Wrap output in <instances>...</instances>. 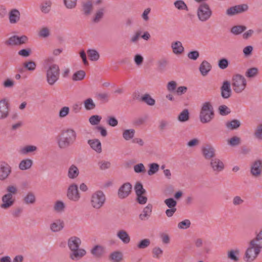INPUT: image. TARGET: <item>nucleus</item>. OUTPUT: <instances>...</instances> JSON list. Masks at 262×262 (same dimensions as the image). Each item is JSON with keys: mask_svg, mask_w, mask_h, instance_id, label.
I'll use <instances>...</instances> for the list:
<instances>
[{"mask_svg": "<svg viewBox=\"0 0 262 262\" xmlns=\"http://www.w3.org/2000/svg\"><path fill=\"white\" fill-rule=\"evenodd\" d=\"M81 239L76 236L70 237L68 242V245L71 250L70 258L73 260H78L86 254V251L79 248Z\"/></svg>", "mask_w": 262, "mask_h": 262, "instance_id": "f257e3e1", "label": "nucleus"}, {"mask_svg": "<svg viewBox=\"0 0 262 262\" xmlns=\"http://www.w3.org/2000/svg\"><path fill=\"white\" fill-rule=\"evenodd\" d=\"M76 133L72 129L63 130L58 136L57 140L59 147L71 146L76 140Z\"/></svg>", "mask_w": 262, "mask_h": 262, "instance_id": "f03ea898", "label": "nucleus"}, {"mask_svg": "<svg viewBox=\"0 0 262 262\" xmlns=\"http://www.w3.org/2000/svg\"><path fill=\"white\" fill-rule=\"evenodd\" d=\"M214 117V108L209 102H206L202 105L199 118L202 123H209Z\"/></svg>", "mask_w": 262, "mask_h": 262, "instance_id": "7ed1b4c3", "label": "nucleus"}, {"mask_svg": "<svg viewBox=\"0 0 262 262\" xmlns=\"http://www.w3.org/2000/svg\"><path fill=\"white\" fill-rule=\"evenodd\" d=\"M60 75V69L59 66L56 64L50 65L47 70L46 78L47 81L50 85H54L59 79Z\"/></svg>", "mask_w": 262, "mask_h": 262, "instance_id": "20e7f679", "label": "nucleus"}, {"mask_svg": "<svg viewBox=\"0 0 262 262\" xmlns=\"http://www.w3.org/2000/svg\"><path fill=\"white\" fill-rule=\"evenodd\" d=\"M261 249L260 246L254 244V242H250L245 254V260L247 262L253 261L260 253Z\"/></svg>", "mask_w": 262, "mask_h": 262, "instance_id": "39448f33", "label": "nucleus"}, {"mask_svg": "<svg viewBox=\"0 0 262 262\" xmlns=\"http://www.w3.org/2000/svg\"><path fill=\"white\" fill-rule=\"evenodd\" d=\"M106 198L104 193L98 190L93 193L91 198V205L95 209L101 208L105 202Z\"/></svg>", "mask_w": 262, "mask_h": 262, "instance_id": "423d86ee", "label": "nucleus"}, {"mask_svg": "<svg viewBox=\"0 0 262 262\" xmlns=\"http://www.w3.org/2000/svg\"><path fill=\"white\" fill-rule=\"evenodd\" d=\"M247 85L245 78L240 74L233 76L232 80V86L234 91L236 93L243 92Z\"/></svg>", "mask_w": 262, "mask_h": 262, "instance_id": "0eeeda50", "label": "nucleus"}, {"mask_svg": "<svg viewBox=\"0 0 262 262\" xmlns=\"http://www.w3.org/2000/svg\"><path fill=\"white\" fill-rule=\"evenodd\" d=\"M212 15V11L208 4L203 3L198 7L197 15L199 19L201 21H206L209 19Z\"/></svg>", "mask_w": 262, "mask_h": 262, "instance_id": "6e6552de", "label": "nucleus"}, {"mask_svg": "<svg viewBox=\"0 0 262 262\" xmlns=\"http://www.w3.org/2000/svg\"><path fill=\"white\" fill-rule=\"evenodd\" d=\"M67 198L71 201L77 202L80 198L78 186L73 183L69 186L67 190Z\"/></svg>", "mask_w": 262, "mask_h": 262, "instance_id": "1a4fd4ad", "label": "nucleus"}, {"mask_svg": "<svg viewBox=\"0 0 262 262\" xmlns=\"http://www.w3.org/2000/svg\"><path fill=\"white\" fill-rule=\"evenodd\" d=\"M248 8L249 7L247 4H243L237 5L227 9L226 14L228 16H231L245 12L248 10Z\"/></svg>", "mask_w": 262, "mask_h": 262, "instance_id": "9d476101", "label": "nucleus"}, {"mask_svg": "<svg viewBox=\"0 0 262 262\" xmlns=\"http://www.w3.org/2000/svg\"><path fill=\"white\" fill-rule=\"evenodd\" d=\"M132 185L129 182L122 184L119 188L117 192L118 198L124 199L128 197L132 192Z\"/></svg>", "mask_w": 262, "mask_h": 262, "instance_id": "9b49d317", "label": "nucleus"}, {"mask_svg": "<svg viewBox=\"0 0 262 262\" xmlns=\"http://www.w3.org/2000/svg\"><path fill=\"white\" fill-rule=\"evenodd\" d=\"M250 172L251 174L255 177L259 176L262 172V160H255L251 166Z\"/></svg>", "mask_w": 262, "mask_h": 262, "instance_id": "f8f14e48", "label": "nucleus"}, {"mask_svg": "<svg viewBox=\"0 0 262 262\" xmlns=\"http://www.w3.org/2000/svg\"><path fill=\"white\" fill-rule=\"evenodd\" d=\"M221 96L224 99H228L231 96V84L228 81L223 82L221 87Z\"/></svg>", "mask_w": 262, "mask_h": 262, "instance_id": "ddd939ff", "label": "nucleus"}, {"mask_svg": "<svg viewBox=\"0 0 262 262\" xmlns=\"http://www.w3.org/2000/svg\"><path fill=\"white\" fill-rule=\"evenodd\" d=\"M11 167L6 163L2 162L0 163V180H4L8 178L11 169Z\"/></svg>", "mask_w": 262, "mask_h": 262, "instance_id": "4468645a", "label": "nucleus"}, {"mask_svg": "<svg viewBox=\"0 0 262 262\" xmlns=\"http://www.w3.org/2000/svg\"><path fill=\"white\" fill-rule=\"evenodd\" d=\"M9 115V104L5 99L0 100V119H4Z\"/></svg>", "mask_w": 262, "mask_h": 262, "instance_id": "2eb2a0df", "label": "nucleus"}, {"mask_svg": "<svg viewBox=\"0 0 262 262\" xmlns=\"http://www.w3.org/2000/svg\"><path fill=\"white\" fill-rule=\"evenodd\" d=\"M210 165L214 171L220 172L224 168V164L222 161L217 158L212 159Z\"/></svg>", "mask_w": 262, "mask_h": 262, "instance_id": "dca6fc26", "label": "nucleus"}, {"mask_svg": "<svg viewBox=\"0 0 262 262\" xmlns=\"http://www.w3.org/2000/svg\"><path fill=\"white\" fill-rule=\"evenodd\" d=\"M3 204L1 205L2 208L7 209L12 206L14 203V199L10 193H7L3 196L2 199Z\"/></svg>", "mask_w": 262, "mask_h": 262, "instance_id": "f3484780", "label": "nucleus"}, {"mask_svg": "<svg viewBox=\"0 0 262 262\" xmlns=\"http://www.w3.org/2000/svg\"><path fill=\"white\" fill-rule=\"evenodd\" d=\"M212 66L209 62L206 60H203L199 67V70L201 75L203 76H206L211 70Z\"/></svg>", "mask_w": 262, "mask_h": 262, "instance_id": "a211bd4d", "label": "nucleus"}, {"mask_svg": "<svg viewBox=\"0 0 262 262\" xmlns=\"http://www.w3.org/2000/svg\"><path fill=\"white\" fill-rule=\"evenodd\" d=\"M152 206L150 204H148L144 209L142 213L139 215V219L142 221L147 220L152 211Z\"/></svg>", "mask_w": 262, "mask_h": 262, "instance_id": "6ab92c4d", "label": "nucleus"}, {"mask_svg": "<svg viewBox=\"0 0 262 262\" xmlns=\"http://www.w3.org/2000/svg\"><path fill=\"white\" fill-rule=\"evenodd\" d=\"M171 47L172 52L176 55L181 54L184 51V48L182 46V43L180 41H174L171 43Z\"/></svg>", "mask_w": 262, "mask_h": 262, "instance_id": "aec40b11", "label": "nucleus"}, {"mask_svg": "<svg viewBox=\"0 0 262 262\" xmlns=\"http://www.w3.org/2000/svg\"><path fill=\"white\" fill-rule=\"evenodd\" d=\"M117 236L124 244H128L130 241V237L128 233L124 230H120L117 233Z\"/></svg>", "mask_w": 262, "mask_h": 262, "instance_id": "412c9836", "label": "nucleus"}, {"mask_svg": "<svg viewBox=\"0 0 262 262\" xmlns=\"http://www.w3.org/2000/svg\"><path fill=\"white\" fill-rule=\"evenodd\" d=\"M64 227V222L60 220H57L50 225V229L53 232H59Z\"/></svg>", "mask_w": 262, "mask_h": 262, "instance_id": "4be33fe9", "label": "nucleus"}, {"mask_svg": "<svg viewBox=\"0 0 262 262\" xmlns=\"http://www.w3.org/2000/svg\"><path fill=\"white\" fill-rule=\"evenodd\" d=\"M20 12L16 9H12L9 12V21L11 24L16 23L20 18Z\"/></svg>", "mask_w": 262, "mask_h": 262, "instance_id": "5701e85b", "label": "nucleus"}, {"mask_svg": "<svg viewBox=\"0 0 262 262\" xmlns=\"http://www.w3.org/2000/svg\"><path fill=\"white\" fill-rule=\"evenodd\" d=\"M23 201L25 204H33L36 202V196L33 192H29L24 196Z\"/></svg>", "mask_w": 262, "mask_h": 262, "instance_id": "b1692460", "label": "nucleus"}, {"mask_svg": "<svg viewBox=\"0 0 262 262\" xmlns=\"http://www.w3.org/2000/svg\"><path fill=\"white\" fill-rule=\"evenodd\" d=\"M201 152L206 160L212 159L215 156L214 148H202Z\"/></svg>", "mask_w": 262, "mask_h": 262, "instance_id": "393cba45", "label": "nucleus"}, {"mask_svg": "<svg viewBox=\"0 0 262 262\" xmlns=\"http://www.w3.org/2000/svg\"><path fill=\"white\" fill-rule=\"evenodd\" d=\"M79 173V170L75 165H72L69 168L68 176L70 179H75L78 177Z\"/></svg>", "mask_w": 262, "mask_h": 262, "instance_id": "a878e982", "label": "nucleus"}, {"mask_svg": "<svg viewBox=\"0 0 262 262\" xmlns=\"http://www.w3.org/2000/svg\"><path fill=\"white\" fill-rule=\"evenodd\" d=\"M239 250H231L228 251L227 257L230 260L235 262H237L239 260Z\"/></svg>", "mask_w": 262, "mask_h": 262, "instance_id": "bb28decb", "label": "nucleus"}, {"mask_svg": "<svg viewBox=\"0 0 262 262\" xmlns=\"http://www.w3.org/2000/svg\"><path fill=\"white\" fill-rule=\"evenodd\" d=\"M190 114L188 109H184L178 116V120L181 122H185L189 120Z\"/></svg>", "mask_w": 262, "mask_h": 262, "instance_id": "cd10ccee", "label": "nucleus"}, {"mask_svg": "<svg viewBox=\"0 0 262 262\" xmlns=\"http://www.w3.org/2000/svg\"><path fill=\"white\" fill-rule=\"evenodd\" d=\"M241 125V122L237 119H233L230 121H228L226 123V126L231 130L236 129Z\"/></svg>", "mask_w": 262, "mask_h": 262, "instance_id": "c85d7f7f", "label": "nucleus"}, {"mask_svg": "<svg viewBox=\"0 0 262 262\" xmlns=\"http://www.w3.org/2000/svg\"><path fill=\"white\" fill-rule=\"evenodd\" d=\"M32 164V160L28 159L23 160L20 162L19 164V168L22 170H27L31 168Z\"/></svg>", "mask_w": 262, "mask_h": 262, "instance_id": "c756f323", "label": "nucleus"}, {"mask_svg": "<svg viewBox=\"0 0 262 262\" xmlns=\"http://www.w3.org/2000/svg\"><path fill=\"white\" fill-rule=\"evenodd\" d=\"M247 29V27L244 25H236L231 28L230 32L235 35H239L244 32Z\"/></svg>", "mask_w": 262, "mask_h": 262, "instance_id": "7c9ffc66", "label": "nucleus"}, {"mask_svg": "<svg viewBox=\"0 0 262 262\" xmlns=\"http://www.w3.org/2000/svg\"><path fill=\"white\" fill-rule=\"evenodd\" d=\"M87 54L91 61H97L99 59L100 55L95 49H89L87 51Z\"/></svg>", "mask_w": 262, "mask_h": 262, "instance_id": "2f4dec72", "label": "nucleus"}, {"mask_svg": "<svg viewBox=\"0 0 262 262\" xmlns=\"http://www.w3.org/2000/svg\"><path fill=\"white\" fill-rule=\"evenodd\" d=\"M93 4L91 1H88L82 4V10L85 15L91 14L93 10Z\"/></svg>", "mask_w": 262, "mask_h": 262, "instance_id": "473e14b6", "label": "nucleus"}, {"mask_svg": "<svg viewBox=\"0 0 262 262\" xmlns=\"http://www.w3.org/2000/svg\"><path fill=\"white\" fill-rule=\"evenodd\" d=\"M173 5L174 7L179 10H186L188 11V8L187 5L183 0L176 1Z\"/></svg>", "mask_w": 262, "mask_h": 262, "instance_id": "72a5a7b5", "label": "nucleus"}, {"mask_svg": "<svg viewBox=\"0 0 262 262\" xmlns=\"http://www.w3.org/2000/svg\"><path fill=\"white\" fill-rule=\"evenodd\" d=\"M110 259L114 262H120L122 259V254L119 251H115L110 255Z\"/></svg>", "mask_w": 262, "mask_h": 262, "instance_id": "f704fd0d", "label": "nucleus"}, {"mask_svg": "<svg viewBox=\"0 0 262 262\" xmlns=\"http://www.w3.org/2000/svg\"><path fill=\"white\" fill-rule=\"evenodd\" d=\"M141 100L147 105L152 106L155 104V100L153 99L149 94H145L141 98Z\"/></svg>", "mask_w": 262, "mask_h": 262, "instance_id": "c9c22d12", "label": "nucleus"}, {"mask_svg": "<svg viewBox=\"0 0 262 262\" xmlns=\"http://www.w3.org/2000/svg\"><path fill=\"white\" fill-rule=\"evenodd\" d=\"M134 189L136 195L145 194L146 192L145 189L143 188V185L140 182H137L136 183Z\"/></svg>", "mask_w": 262, "mask_h": 262, "instance_id": "e433bc0d", "label": "nucleus"}, {"mask_svg": "<svg viewBox=\"0 0 262 262\" xmlns=\"http://www.w3.org/2000/svg\"><path fill=\"white\" fill-rule=\"evenodd\" d=\"M104 8H100L99 9L95 14V16L93 19V21L94 23H98L104 16Z\"/></svg>", "mask_w": 262, "mask_h": 262, "instance_id": "4c0bfd02", "label": "nucleus"}, {"mask_svg": "<svg viewBox=\"0 0 262 262\" xmlns=\"http://www.w3.org/2000/svg\"><path fill=\"white\" fill-rule=\"evenodd\" d=\"M135 134V130L134 129H125L123 131L122 136L123 138L126 140H129L132 139Z\"/></svg>", "mask_w": 262, "mask_h": 262, "instance_id": "58836bf2", "label": "nucleus"}, {"mask_svg": "<svg viewBox=\"0 0 262 262\" xmlns=\"http://www.w3.org/2000/svg\"><path fill=\"white\" fill-rule=\"evenodd\" d=\"M85 76V72L83 70H79L75 72L73 76L72 80L73 81H80L84 78Z\"/></svg>", "mask_w": 262, "mask_h": 262, "instance_id": "ea45409f", "label": "nucleus"}, {"mask_svg": "<svg viewBox=\"0 0 262 262\" xmlns=\"http://www.w3.org/2000/svg\"><path fill=\"white\" fill-rule=\"evenodd\" d=\"M52 2L50 1H46L40 5V10L44 13H48L50 10Z\"/></svg>", "mask_w": 262, "mask_h": 262, "instance_id": "a19ab883", "label": "nucleus"}, {"mask_svg": "<svg viewBox=\"0 0 262 262\" xmlns=\"http://www.w3.org/2000/svg\"><path fill=\"white\" fill-rule=\"evenodd\" d=\"M159 165L156 163H151L149 165V169L147 171L149 176H152L158 171Z\"/></svg>", "mask_w": 262, "mask_h": 262, "instance_id": "79ce46f5", "label": "nucleus"}, {"mask_svg": "<svg viewBox=\"0 0 262 262\" xmlns=\"http://www.w3.org/2000/svg\"><path fill=\"white\" fill-rule=\"evenodd\" d=\"M24 68L29 71H33L36 68V63L32 60L25 62L23 63Z\"/></svg>", "mask_w": 262, "mask_h": 262, "instance_id": "37998d69", "label": "nucleus"}, {"mask_svg": "<svg viewBox=\"0 0 262 262\" xmlns=\"http://www.w3.org/2000/svg\"><path fill=\"white\" fill-rule=\"evenodd\" d=\"M168 63V61L165 58L160 59L157 62L158 70L161 72L165 71Z\"/></svg>", "mask_w": 262, "mask_h": 262, "instance_id": "c03bdc74", "label": "nucleus"}, {"mask_svg": "<svg viewBox=\"0 0 262 262\" xmlns=\"http://www.w3.org/2000/svg\"><path fill=\"white\" fill-rule=\"evenodd\" d=\"M258 73V69L257 68L254 67L248 69L245 73V75L248 78H253L257 76Z\"/></svg>", "mask_w": 262, "mask_h": 262, "instance_id": "a18cd8bd", "label": "nucleus"}, {"mask_svg": "<svg viewBox=\"0 0 262 262\" xmlns=\"http://www.w3.org/2000/svg\"><path fill=\"white\" fill-rule=\"evenodd\" d=\"M84 107L86 110H92L95 108L96 104L92 98H88L84 101Z\"/></svg>", "mask_w": 262, "mask_h": 262, "instance_id": "49530a36", "label": "nucleus"}, {"mask_svg": "<svg viewBox=\"0 0 262 262\" xmlns=\"http://www.w3.org/2000/svg\"><path fill=\"white\" fill-rule=\"evenodd\" d=\"M5 44L7 46H17L19 45L18 36L13 35L10 37L6 41Z\"/></svg>", "mask_w": 262, "mask_h": 262, "instance_id": "de8ad7c7", "label": "nucleus"}, {"mask_svg": "<svg viewBox=\"0 0 262 262\" xmlns=\"http://www.w3.org/2000/svg\"><path fill=\"white\" fill-rule=\"evenodd\" d=\"M150 244L149 239L144 238L141 240L137 245L138 249H143L147 248Z\"/></svg>", "mask_w": 262, "mask_h": 262, "instance_id": "09e8293b", "label": "nucleus"}, {"mask_svg": "<svg viewBox=\"0 0 262 262\" xmlns=\"http://www.w3.org/2000/svg\"><path fill=\"white\" fill-rule=\"evenodd\" d=\"M250 242H254V244L257 245V246H260V248H262V229L256 234V237Z\"/></svg>", "mask_w": 262, "mask_h": 262, "instance_id": "8fccbe9b", "label": "nucleus"}, {"mask_svg": "<svg viewBox=\"0 0 262 262\" xmlns=\"http://www.w3.org/2000/svg\"><path fill=\"white\" fill-rule=\"evenodd\" d=\"M101 119L102 117L100 116L95 115L91 116L89 119V121L91 125H96L100 123Z\"/></svg>", "mask_w": 262, "mask_h": 262, "instance_id": "3c124183", "label": "nucleus"}, {"mask_svg": "<svg viewBox=\"0 0 262 262\" xmlns=\"http://www.w3.org/2000/svg\"><path fill=\"white\" fill-rule=\"evenodd\" d=\"M164 203L169 208L177 209V201L173 198H168L164 200Z\"/></svg>", "mask_w": 262, "mask_h": 262, "instance_id": "603ef678", "label": "nucleus"}, {"mask_svg": "<svg viewBox=\"0 0 262 262\" xmlns=\"http://www.w3.org/2000/svg\"><path fill=\"white\" fill-rule=\"evenodd\" d=\"M65 208V205L61 201H57L56 202L54 206V210L56 212H61L63 211Z\"/></svg>", "mask_w": 262, "mask_h": 262, "instance_id": "864d4df0", "label": "nucleus"}, {"mask_svg": "<svg viewBox=\"0 0 262 262\" xmlns=\"http://www.w3.org/2000/svg\"><path fill=\"white\" fill-rule=\"evenodd\" d=\"M241 139L239 137L237 136H234L230 139L228 140V142L231 146H236L240 144Z\"/></svg>", "mask_w": 262, "mask_h": 262, "instance_id": "5fc2aeb1", "label": "nucleus"}, {"mask_svg": "<svg viewBox=\"0 0 262 262\" xmlns=\"http://www.w3.org/2000/svg\"><path fill=\"white\" fill-rule=\"evenodd\" d=\"M191 222L189 220L186 219L179 223L178 227L180 229H186L190 227Z\"/></svg>", "mask_w": 262, "mask_h": 262, "instance_id": "6e6d98bb", "label": "nucleus"}, {"mask_svg": "<svg viewBox=\"0 0 262 262\" xmlns=\"http://www.w3.org/2000/svg\"><path fill=\"white\" fill-rule=\"evenodd\" d=\"M254 136L259 140H262V123L257 125L254 133Z\"/></svg>", "mask_w": 262, "mask_h": 262, "instance_id": "4d7b16f0", "label": "nucleus"}, {"mask_svg": "<svg viewBox=\"0 0 262 262\" xmlns=\"http://www.w3.org/2000/svg\"><path fill=\"white\" fill-rule=\"evenodd\" d=\"M229 64L228 60L225 58H221L218 61V66L222 70L226 69L228 67Z\"/></svg>", "mask_w": 262, "mask_h": 262, "instance_id": "13d9d810", "label": "nucleus"}, {"mask_svg": "<svg viewBox=\"0 0 262 262\" xmlns=\"http://www.w3.org/2000/svg\"><path fill=\"white\" fill-rule=\"evenodd\" d=\"M109 95L107 93H98L96 95V97L98 100L102 101L103 103H105L108 101Z\"/></svg>", "mask_w": 262, "mask_h": 262, "instance_id": "bf43d9fd", "label": "nucleus"}, {"mask_svg": "<svg viewBox=\"0 0 262 262\" xmlns=\"http://www.w3.org/2000/svg\"><path fill=\"white\" fill-rule=\"evenodd\" d=\"M91 252L94 256L97 257H99L102 254L101 247L98 245H96L91 250Z\"/></svg>", "mask_w": 262, "mask_h": 262, "instance_id": "052dcab7", "label": "nucleus"}, {"mask_svg": "<svg viewBox=\"0 0 262 262\" xmlns=\"http://www.w3.org/2000/svg\"><path fill=\"white\" fill-rule=\"evenodd\" d=\"M219 112L222 116L227 115L231 112L230 110L225 105H220L219 107Z\"/></svg>", "mask_w": 262, "mask_h": 262, "instance_id": "680f3d73", "label": "nucleus"}, {"mask_svg": "<svg viewBox=\"0 0 262 262\" xmlns=\"http://www.w3.org/2000/svg\"><path fill=\"white\" fill-rule=\"evenodd\" d=\"M107 123L112 127H115L118 124V121L114 116H108L106 120Z\"/></svg>", "mask_w": 262, "mask_h": 262, "instance_id": "e2e57ef3", "label": "nucleus"}, {"mask_svg": "<svg viewBox=\"0 0 262 262\" xmlns=\"http://www.w3.org/2000/svg\"><path fill=\"white\" fill-rule=\"evenodd\" d=\"M134 170L135 172L138 173L142 172L144 173L146 171L145 167L142 163H139L135 165L134 166Z\"/></svg>", "mask_w": 262, "mask_h": 262, "instance_id": "0e129e2a", "label": "nucleus"}, {"mask_svg": "<svg viewBox=\"0 0 262 262\" xmlns=\"http://www.w3.org/2000/svg\"><path fill=\"white\" fill-rule=\"evenodd\" d=\"M70 113V108L68 106L62 107L59 112V117L61 118L67 116Z\"/></svg>", "mask_w": 262, "mask_h": 262, "instance_id": "69168bd1", "label": "nucleus"}, {"mask_svg": "<svg viewBox=\"0 0 262 262\" xmlns=\"http://www.w3.org/2000/svg\"><path fill=\"white\" fill-rule=\"evenodd\" d=\"M88 142L91 147H101V146L100 141L97 139L89 140Z\"/></svg>", "mask_w": 262, "mask_h": 262, "instance_id": "338daca9", "label": "nucleus"}, {"mask_svg": "<svg viewBox=\"0 0 262 262\" xmlns=\"http://www.w3.org/2000/svg\"><path fill=\"white\" fill-rule=\"evenodd\" d=\"M152 252L153 257L156 258H159L163 254V250L159 247H156L153 248Z\"/></svg>", "mask_w": 262, "mask_h": 262, "instance_id": "774afa93", "label": "nucleus"}]
</instances>
